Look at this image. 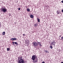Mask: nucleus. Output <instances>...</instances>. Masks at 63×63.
I'll return each mask as SVG.
<instances>
[{"instance_id": "2", "label": "nucleus", "mask_w": 63, "mask_h": 63, "mask_svg": "<svg viewBox=\"0 0 63 63\" xmlns=\"http://www.w3.org/2000/svg\"><path fill=\"white\" fill-rule=\"evenodd\" d=\"M1 12H2L3 13H5L7 12V9L5 8V7H3L1 8Z\"/></svg>"}, {"instance_id": "24", "label": "nucleus", "mask_w": 63, "mask_h": 63, "mask_svg": "<svg viewBox=\"0 0 63 63\" xmlns=\"http://www.w3.org/2000/svg\"><path fill=\"white\" fill-rule=\"evenodd\" d=\"M61 63H63V62H62Z\"/></svg>"}, {"instance_id": "8", "label": "nucleus", "mask_w": 63, "mask_h": 63, "mask_svg": "<svg viewBox=\"0 0 63 63\" xmlns=\"http://www.w3.org/2000/svg\"><path fill=\"white\" fill-rule=\"evenodd\" d=\"M35 63H37V62H38V58H37V57H36V61H35Z\"/></svg>"}, {"instance_id": "4", "label": "nucleus", "mask_w": 63, "mask_h": 63, "mask_svg": "<svg viewBox=\"0 0 63 63\" xmlns=\"http://www.w3.org/2000/svg\"><path fill=\"white\" fill-rule=\"evenodd\" d=\"M37 58V56H36L35 55H33L32 57V59L33 60V61H34L36 59V58Z\"/></svg>"}, {"instance_id": "16", "label": "nucleus", "mask_w": 63, "mask_h": 63, "mask_svg": "<svg viewBox=\"0 0 63 63\" xmlns=\"http://www.w3.org/2000/svg\"><path fill=\"white\" fill-rule=\"evenodd\" d=\"M37 21L39 22H40V19H39L37 18Z\"/></svg>"}, {"instance_id": "21", "label": "nucleus", "mask_w": 63, "mask_h": 63, "mask_svg": "<svg viewBox=\"0 0 63 63\" xmlns=\"http://www.w3.org/2000/svg\"><path fill=\"white\" fill-rule=\"evenodd\" d=\"M18 10H20V8H19L18 9Z\"/></svg>"}, {"instance_id": "1", "label": "nucleus", "mask_w": 63, "mask_h": 63, "mask_svg": "<svg viewBox=\"0 0 63 63\" xmlns=\"http://www.w3.org/2000/svg\"><path fill=\"white\" fill-rule=\"evenodd\" d=\"M17 62L18 63H24V58L22 56H20L18 58Z\"/></svg>"}, {"instance_id": "27", "label": "nucleus", "mask_w": 63, "mask_h": 63, "mask_svg": "<svg viewBox=\"0 0 63 63\" xmlns=\"http://www.w3.org/2000/svg\"><path fill=\"white\" fill-rule=\"evenodd\" d=\"M1 24V23L0 22V25Z\"/></svg>"}, {"instance_id": "18", "label": "nucleus", "mask_w": 63, "mask_h": 63, "mask_svg": "<svg viewBox=\"0 0 63 63\" xmlns=\"http://www.w3.org/2000/svg\"><path fill=\"white\" fill-rule=\"evenodd\" d=\"M12 44H13V45H14L15 46V43H14V42H13Z\"/></svg>"}, {"instance_id": "10", "label": "nucleus", "mask_w": 63, "mask_h": 63, "mask_svg": "<svg viewBox=\"0 0 63 63\" xmlns=\"http://www.w3.org/2000/svg\"><path fill=\"white\" fill-rule=\"evenodd\" d=\"M30 17L31 18H33L34 17V16H33V15H31L30 16Z\"/></svg>"}, {"instance_id": "9", "label": "nucleus", "mask_w": 63, "mask_h": 63, "mask_svg": "<svg viewBox=\"0 0 63 63\" xmlns=\"http://www.w3.org/2000/svg\"><path fill=\"white\" fill-rule=\"evenodd\" d=\"M57 13L58 14H60V11L58 10L57 11Z\"/></svg>"}, {"instance_id": "22", "label": "nucleus", "mask_w": 63, "mask_h": 63, "mask_svg": "<svg viewBox=\"0 0 63 63\" xmlns=\"http://www.w3.org/2000/svg\"><path fill=\"white\" fill-rule=\"evenodd\" d=\"M42 63H45V62H42Z\"/></svg>"}, {"instance_id": "11", "label": "nucleus", "mask_w": 63, "mask_h": 63, "mask_svg": "<svg viewBox=\"0 0 63 63\" xmlns=\"http://www.w3.org/2000/svg\"><path fill=\"white\" fill-rule=\"evenodd\" d=\"M27 11H28V12H29V11H30V9L28 8L27 9Z\"/></svg>"}, {"instance_id": "28", "label": "nucleus", "mask_w": 63, "mask_h": 63, "mask_svg": "<svg viewBox=\"0 0 63 63\" xmlns=\"http://www.w3.org/2000/svg\"><path fill=\"white\" fill-rule=\"evenodd\" d=\"M25 7L26 8V6Z\"/></svg>"}, {"instance_id": "3", "label": "nucleus", "mask_w": 63, "mask_h": 63, "mask_svg": "<svg viewBox=\"0 0 63 63\" xmlns=\"http://www.w3.org/2000/svg\"><path fill=\"white\" fill-rule=\"evenodd\" d=\"M32 45H33V46H34V47H37V46H38V43H37L36 42H32Z\"/></svg>"}, {"instance_id": "12", "label": "nucleus", "mask_w": 63, "mask_h": 63, "mask_svg": "<svg viewBox=\"0 0 63 63\" xmlns=\"http://www.w3.org/2000/svg\"><path fill=\"white\" fill-rule=\"evenodd\" d=\"M5 32H3L2 33V35H5Z\"/></svg>"}, {"instance_id": "25", "label": "nucleus", "mask_w": 63, "mask_h": 63, "mask_svg": "<svg viewBox=\"0 0 63 63\" xmlns=\"http://www.w3.org/2000/svg\"><path fill=\"white\" fill-rule=\"evenodd\" d=\"M24 35H25L24 34H23V36H24Z\"/></svg>"}, {"instance_id": "6", "label": "nucleus", "mask_w": 63, "mask_h": 63, "mask_svg": "<svg viewBox=\"0 0 63 63\" xmlns=\"http://www.w3.org/2000/svg\"><path fill=\"white\" fill-rule=\"evenodd\" d=\"M11 40L12 41H14V40H15V41H16V38H12L11 39Z\"/></svg>"}, {"instance_id": "20", "label": "nucleus", "mask_w": 63, "mask_h": 63, "mask_svg": "<svg viewBox=\"0 0 63 63\" xmlns=\"http://www.w3.org/2000/svg\"><path fill=\"white\" fill-rule=\"evenodd\" d=\"M46 53H47V52H48V51H47L46 50Z\"/></svg>"}, {"instance_id": "17", "label": "nucleus", "mask_w": 63, "mask_h": 63, "mask_svg": "<svg viewBox=\"0 0 63 63\" xmlns=\"http://www.w3.org/2000/svg\"><path fill=\"white\" fill-rule=\"evenodd\" d=\"M61 40H63V37H61Z\"/></svg>"}, {"instance_id": "15", "label": "nucleus", "mask_w": 63, "mask_h": 63, "mask_svg": "<svg viewBox=\"0 0 63 63\" xmlns=\"http://www.w3.org/2000/svg\"><path fill=\"white\" fill-rule=\"evenodd\" d=\"M50 48H51V49H52V48H53V47H52V46H50Z\"/></svg>"}, {"instance_id": "14", "label": "nucleus", "mask_w": 63, "mask_h": 63, "mask_svg": "<svg viewBox=\"0 0 63 63\" xmlns=\"http://www.w3.org/2000/svg\"><path fill=\"white\" fill-rule=\"evenodd\" d=\"M15 44L16 45H18V43L16 42H15Z\"/></svg>"}, {"instance_id": "23", "label": "nucleus", "mask_w": 63, "mask_h": 63, "mask_svg": "<svg viewBox=\"0 0 63 63\" xmlns=\"http://www.w3.org/2000/svg\"><path fill=\"white\" fill-rule=\"evenodd\" d=\"M62 3H63V0L61 1Z\"/></svg>"}, {"instance_id": "7", "label": "nucleus", "mask_w": 63, "mask_h": 63, "mask_svg": "<svg viewBox=\"0 0 63 63\" xmlns=\"http://www.w3.org/2000/svg\"><path fill=\"white\" fill-rule=\"evenodd\" d=\"M38 44L40 47H42V44H41V42H38Z\"/></svg>"}, {"instance_id": "26", "label": "nucleus", "mask_w": 63, "mask_h": 63, "mask_svg": "<svg viewBox=\"0 0 63 63\" xmlns=\"http://www.w3.org/2000/svg\"><path fill=\"white\" fill-rule=\"evenodd\" d=\"M61 37V35H60V37Z\"/></svg>"}, {"instance_id": "13", "label": "nucleus", "mask_w": 63, "mask_h": 63, "mask_svg": "<svg viewBox=\"0 0 63 63\" xmlns=\"http://www.w3.org/2000/svg\"><path fill=\"white\" fill-rule=\"evenodd\" d=\"M7 51H9V50H10V48H7Z\"/></svg>"}, {"instance_id": "19", "label": "nucleus", "mask_w": 63, "mask_h": 63, "mask_svg": "<svg viewBox=\"0 0 63 63\" xmlns=\"http://www.w3.org/2000/svg\"><path fill=\"white\" fill-rule=\"evenodd\" d=\"M34 26H35V27H36V26H37V24L36 25H34Z\"/></svg>"}, {"instance_id": "5", "label": "nucleus", "mask_w": 63, "mask_h": 63, "mask_svg": "<svg viewBox=\"0 0 63 63\" xmlns=\"http://www.w3.org/2000/svg\"><path fill=\"white\" fill-rule=\"evenodd\" d=\"M55 42H54H54H52L51 43V46H52V45H54V46H55Z\"/></svg>"}]
</instances>
